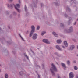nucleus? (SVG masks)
<instances>
[{
    "label": "nucleus",
    "instance_id": "1",
    "mask_svg": "<svg viewBox=\"0 0 78 78\" xmlns=\"http://www.w3.org/2000/svg\"><path fill=\"white\" fill-rule=\"evenodd\" d=\"M51 66H52L51 68L50 69V71L52 73V76H56V74H55V73L54 72H58V69L56 67V66L55 65L54 63H52L51 64Z\"/></svg>",
    "mask_w": 78,
    "mask_h": 78
},
{
    "label": "nucleus",
    "instance_id": "2",
    "mask_svg": "<svg viewBox=\"0 0 78 78\" xmlns=\"http://www.w3.org/2000/svg\"><path fill=\"white\" fill-rule=\"evenodd\" d=\"M31 30L30 34V37H31L33 35V33L34 32V31H35V27L34 25H32L31 26Z\"/></svg>",
    "mask_w": 78,
    "mask_h": 78
},
{
    "label": "nucleus",
    "instance_id": "3",
    "mask_svg": "<svg viewBox=\"0 0 78 78\" xmlns=\"http://www.w3.org/2000/svg\"><path fill=\"white\" fill-rule=\"evenodd\" d=\"M73 27L71 26L68 30H64V32L65 33H72V32H73Z\"/></svg>",
    "mask_w": 78,
    "mask_h": 78
},
{
    "label": "nucleus",
    "instance_id": "4",
    "mask_svg": "<svg viewBox=\"0 0 78 78\" xmlns=\"http://www.w3.org/2000/svg\"><path fill=\"white\" fill-rule=\"evenodd\" d=\"M20 7V5L19 4H16V6H15V8L17 10V11H18V12H20V10L18 9V8H19Z\"/></svg>",
    "mask_w": 78,
    "mask_h": 78
},
{
    "label": "nucleus",
    "instance_id": "5",
    "mask_svg": "<svg viewBox=\"0 0 78 78\" xmlns=\"http://www.w3.org/2000/svg\"><path fill=\"white\" fill-rule=\"evenodd\" d=\"M37 34H34L32 36V39L33 40H36L37 38Z\"/></svg>",
    "mask_w": 78,
    "mask_h": 78
},
{
    "label": "nucleus",
    "instance_id": "6",
    "mask_svg": "<svg viewBox=\"0 0 78 78\" xmlns=\"http://www.w3.org/2000/svg\"><path fill=\"white\" fill-rule=\"evenodd\" d=\"M43 42L47 44H50V42L48 39H43Z\"/></svg>",
    "mask_w": 78,
    "mask_h": 78
},
{
    "label": "nucleus",
    "instance_id": "7",
    "mask_svg": "<svg viewBox=\"0 0 78 78\" xmlns=\"http://www.w3.org/2000/svg\"><path fill=\"white\" fill-rule=\"evenodd\" d=\"M69 78H73V77H74L75 75H74L73 72H71L69 73Z\"/></svg>",
    "mask_w": 78,
    "mask_h": 78
},
{
    "label": "nucleus",
    "instance_id": "8",
    "mask_svg": "<svg viewBox=\"0 0 78 78\" xmlns=\"http://www.w3.org/2000/svg\"><path fill=\"white\" fill-rule=\"evenodd\" d=\"M7 6L8 7H9V8H12L13 7V6H14V4H8Z\"/></svg>",
    "mask_w": 78,
    "mask_h": 78
},
{
    "label": "nucleus",
    "instance_id": "9",
    "mask_svg": "<svg viewBox=\"0 0 78 78\" xmlns=\"http://www.w3.org/2000/svg\"><path fill=\"white\" fill-rule=\"evenodd\" d=\"M61 65L62 67L64 69H66V65L64 63H61Z\"/></svg>",
    "mask_w": 78,
    "mask_h": 78
},
{
    "label": "nucleus",
    "instance_id": "10",
    "mask_svg": "<svg viewBox=\"0 0 78 78\" xmlns=\"http://www.w3.org/2000/svg\"><path fill=\"white\" fill-rule=\"evenodd\" d=\"M64 44L66 47H68V43H67V42L66 41H65Z\"/></svg>",
    "mask_w": 78,
    "mask_h": 78
},
{
    "label": "nucleus",
    "instance_id": "11",
    "mask_svg": "<svg viewBox=\"0 0 78 78\" xmlns=\"http://www.w3.org/2000/svg\"><path fill=\"white\" fill-rule=\"evenodd\" d=\"M56 48H57V49H58V50L61 51V48H60V47H59V46L57 45L56 46Z\"/></svg>",
    "mask_w": 78,
    "mask_h": 78
},
{
    "label": "nucleus",
    "instance_id": "12",
    "mask_svg": "<svg viewBox=\"0 0 78 78\" xmlns=\"http://www.w3.org/2000/svg\"><path fill=\"white\" fill-rule=\"evenodd\" d=\"M75 48V46L74 45H72L71 46L70 49L71 50H73Z\"/></svg>",
    "mask_w": 78,
    "mask_h": 78
},
{
    "label": "nucleus",
    "instance_id": "13",
    "mask_svg": "<svg viewBox=\"0 0 78 78\" xmlns=\"http://www.w3.org/2000/svg\"><path fill=\"white\" fill-rule=\"evenodd\" d=\"M53 34L55 37H58V35L56 33V32H52Z\"/></svg>",
    "mask_w": 78,
    "mask_h": 78
},
{
    "label": "nucleus",
    "instance_id": "14",
    "mask_svg": "<svg viewBox=\"0 0 78 78\" xmlns=\"http://www.w3.org/2000/svg\"><path fill=\"white\" fill-rule=\"evenodd\" d=\"M69 20L68 21V25H70V21L72 20V18L71 17H69Z\"/></svg>",
    "mask_w": 78,
    "mask_h": 78
},
{
    "label": "nucleus",
    "instance_id": "15",
    "mask_svg": "<svg viewBox=\"0 0 78 78\" xmlns=\"http://www.w3.org/2000/svg\"><path fill=\"white\" fill-rule=\"evenodd\" d=\"M55 55H56L58 57H61V55L59 54V53H55Z\"/></svg>",
    "mask_w": 78,
    "mask_h": 78
},
{
    "label": "nucleus",
    "instance_id": "16",
    "mask_svg": "<svg viewBox=\"0 0 78 78\" xmlns=\"http://www.w3.org/2000/svg\"><path fill=\"white\" fill-rule=\"evenodd\" d=\"M57 42L58 44H61V43L62 42V41H61V40H57Z\"/></svg>",
    "mask_w": 78,
    "mask_h": 78
},
{
    "label": "nucleus",
    "instance_id": "17",
    "mask_svg": "<svg viewBox=\"0 0 78 78\" xmlns=\"http://www.w3.org/2000/svg\"><path fill=\"white\" fill-rule=\"evenodd\" d=\"M46 33V32L45 31H42L41 34V36H44Z\"/></svg>",
    "mask_w": 78,
    "mask_h": 78
},
{
    "label": "nucleus",
    "instance_id": "18",
    "mask_svg": "<svg viewBox=\"0 0 78 78\" xmlns=\"http://www.w3.org/2000/svg\"><path fill=\"white\" fill-rule=\"evenodd\" d=\"M20 74L21 76H23V72L21 71L20 72Z\"/></svg>",
    "mask_w": 78,
    "mask_h": 78
},
{
    "label": "nucleus",
    "instance_id": "19",
    "mask_svg": "<svg viewBox=\"0 0 78 78\" xmlns=\"http://www.w3.org/2000/svg\"><path fill=\"white\" fill-rule=\"evenodd\" d=\"M74 69L75 70H78V67L75 66H74Z\"/></svg>",
    "mask_w": 78,
    "mask_h": 78
},
{
    "label": "nucleus",
    "instance_id": "20",
    "mask_svg": "<svg viewBox=\"0 0 78 78\" xmlns=\"http://www.w3.org/2000/svg\"><path fill=\"white\" fill-rule=\"evenodd\" d=\"M24 55L25 56V57H26V58H27V59H28V60H29V58L28 57V56H27V55H26V54H24Z\"/></svg>",
    "mask_w": 78,
    "mask_h": 78
},
{
    "label": "nucleus",
    "instance_id": "21",
    "mask_svg": "<svg viewBox=\"0 0 78 78\" xmlns=\"http://www.w3.org/2000/svg\"><path fill=\"white\" fill-rule=\"evenodd\" d=\"M24 9L25 11H26V12H27V11H28V9H27V6H26V5H25Z\"/></svg>",
    "mask_w": 78,
    "mask_h": 78
},
{
    "label": "nucleus",
    "instance_id": "22",
    "mask_svg": "<svg viewBox=\"0 0 78 78\" xmlns=\"http://www.w3.org/2000/svg\"><path fill=\"white\" fill-rule=\"evenodd\" d=\"M5 78H8V75L6 73L5 75Z\"/></svg>",
    "mask_w": 78,
    "mask_h": 78
},
{
    "label": "nucleus",
    "instance_id": "23",
    "mask_svg": "<svg viewBox=\"0 0 78 78\" xmlns=\"http://www.w3.org/2000/svg\"><path fill=\"white\" fill-rule=\"evenodd\" d=\"M67 64H68V65H70V61L69 60H68L67 61Z\"/></svg>",
    "mask_w": 78,
    "mask_h": 78
},
{
    "label": "nucleus",
    "instance_id": "24",
    "mask_svg": "<svg viewBox=\"0 0 78 78\" xmlns=\"http://www.w3.org/2000/svg\"><path fill=\"white\" fill-rule=\"evenodd\" d=\"M60 26L61 27H64V24L62 23H61L60 24Z\"/></svg>",
    "mask_w": 78,
    "mask_h": 78
},
{
    "label": "nucleus",
    "instance_id": "25",
    "mask_svg": "<svg viewBox=\"0 0 78 78\" xmlns=\"http://www.w3.org/2000/svg\"><path fill=\"white\" fill-rule=\"evenodd\" d=\"M40 28V26H38L37 27V30H39V29Z\"/></svg>",
    "mask_w": 78,
    "mask_h": 78
},
{
    "label": "nucleus",
    "instance_id": "26",
    "mask_svg": "<svg viewBox=\"0 0 78 78\" xmlns=\"http://www.w3.org/2000/svg\"><path fill=\"white\" fill-rule=\"evenodd\" d=\"M19 36L21 37V39H22V40H23V41H24V39H23V38H22V36H21V35H20V34H19Z\"/></svg>",
    "mask_w": 78,
    "mask_h": 78
},
{
    "label": "nucleus",
    "instance_id": "27",
    "mask_svg": "<svg viewBox=\"0 0 78 78\" xmlns=\"http://www.w3.org/2000/svg\"><path fill=\"white\" fill-rule=\"evenodd\" d=\"M43 69H44V66H45V64L44 63H43L42 65Z\"/></svg>",
    "mask_w": 78,
    "mask_h": 78
},
{
    "label": "nucleus",
    "instance_id": "28",
    "mask_svg": "<svg viewBox=\"0 0 78 78\" xmlns=\"http://www.w3.org/2000/svg\"><path fill=\"white\" fill-rule=\"evenodd\" d=\"M66 9L67 10H69V11H70V9L69 8V7H67L66 8Z\"/></svg>",
    "mask_w": 78,
    "mask_h": 78
},
{
    "label": "nucleus",
    "instance_id": "29",
    "mask_svg": "<svg viewBox=\"0 0 78 78\" xmlns=\"http://www.w3.org/2000/svg\"><path fill=\"white\" fill-rule=\"evenodd\" d=\"M64 16L65 17H66V18L68 17V15H67V14H65L64 15Z\"/></svg>",
    "mask_w": 78,
    "mask_h": 78
},
{
    "label": "nucleus",
    "instance_id": "30",
    "mask_svg": "<svg viewBox=\"0 0 78 78\" xmlns=\"http://www.w3.org/2000/svg\"><path fill=\"white\" fill-rule=\"evenodd\" d=\"M13 14L14 15H16V14H17V13H16L15 12H13Z\"/></svg>",
    "mask_w": 78,
    "mask_h": 78
},
{
    "label": "nucleus",
    "instance_id": "31",
    "mask_svg": "<svg viewBox=\"0 0 78 78\" xmlns=\"http://www.w3.org/2000/svg\"><path fill=\"white\" fill-rule=\"evenodd\" d=\"M55 5H56L57 6H59V4L58 3H55Z\"/></svg>",
    "mask_w": 78,
    "mask_h": 78
},
{
    "label": "nucleus",
    "instance_id": "32",
    "mask_svg": "<svg viewBox=\"0 0 78 78\" xmlns=\"http://www.w3.org/2000/svg\"><path fill=\"white\" fill-rule=\"evenodd\" d=\"M36 67H39V68H40V66L39 65H37Z\"/></svg>",
    "mask_w": 78,
    "mask_h": 78
},
{
    "label": "nucleus",
    "instance_id": "33",
    "mask_svg": "<svg viewBox=\"0 0 78 78\" xmlns=\"http://www.w3.org/2000/svg\"><path fill=\"white\" fill-rule=\"evenodd\" d=\"M58 78H61V77L59 76V75L58 74Z\"/></svg>",
    "mask_w": 78,
    "mask_h": 78
},
{
    "label": "nucleus",
    "instance_id": "34",
    "mask_svg": "<svg viewBox=\"0 0 78 78\" xmlns=\"http://www.w3.org/2000/svg\"><path fill=\"white\" fill-rule=\"evenodd\" d=\"M73 63L75 64V63H76V61L75 60L74 61H73Z\"/></svg>",
    "mask_w": 78,
    "mask_h": 78
},
{
    "label": "nucleus",
    "instance_id": "35",
    "mask_svg": "<svg viewBox=\"0 0 78 78\" xmlns=\"http://www.w3.org/2000/svg\"><path fill=\"white\" fill-rule=\"evenodd\" d=\"M41 7H42V6H44V4L42 3H41Z\"/></svg>",
    "mask_w": 78,
    "mask_h": 78
},
{
    "label": "nucleus",
    "instance_id": "36",
    "mask_svg": "<svg viewBox=\"0 0 78 78\" xmlns=\"http://www.w3.org/2000/svg\"><path fill=\"white\" fill-rule=\"evenodd\" d=\"M29 33V31L28 30H27L26 32L27 34H28Z\"/></svg>",
    "mask_w": 78,
    "mask_h": 78
},
{
    "label": "nucleus",
    "instance_id": "37",
    "mask_svg": "<svg viewBox=\"0 0 78 78\" xmlns=\"http://www.w3.org/2000/svg\"><path fill=\"white\" fill-rule=\"evenodd\" d=\"M6 14H8L9 13V12H8V11H6Z\"/></svg>",
    "mask_w": 78,
    "mask_h": 78
},
{
    "label": "nucleus",
    "instance_id": "38",
    "mask_svg": "<svg viewBox=\"0 0 78 78\" xmlns=\"http://www.w3.org/2000/svg\"><path fill=\"white\" fill-rule=\"evenodd\" d=\"M76 22H75L73 24V25H76Z\"/></svg>",
    "mask_w": 78,
    "mask_h": 78
},
{
    "label": "nucleus",
    "instance_id": "39",
    "mask_svg": "<svg viewBox=\"0 0 78 78\" xmlns=\"http://www.w3.org/2000/svg\"><path fill=\"white\" fill-rule=\"evenodd\" d=\"M38 78H41V77H40V76L38 74Z\"/></svg>",
    "mask_w": 78,
    "mask_h": 78
},
{
    "label": "nucleus",
    "instance_id": "40",
    "mask_svg": "<svg viewBox=\"0 0 78 78\" xmlns=\"http://www.w3.org/2000/svg\"><path fill=\"white\" fill-rule=\"evenodd\" d=\"M62 47L63 48H65V47H64V46H62Z\"/></svg>",
    "mask_w": 78,
    "mask_h": 78
},
{
    "label": "nucleus",
    "instance_id": "41",
    "mask_svg": "<svg viewBox=\"0 0 78 78\" xmlns=\"http://www.w3.org/2000/svg\"><path fill=\"white\" fill-rule=\"evenodd\" d=\"M19 2L20 3V0H19Z\"/></svg>",
    "mask_w": 78,
    "mask_h": 78
},
{
    "label": "nucleus",
    "instance_id": "42",
    "mask_svg": "<svg viewBox=\"0 0 78 78\" xmlns=\"http://www.w3.org/2000/svg\"><path fill=\"white\" fill-rule=\"evenodd\" d=\"M10 1V2H12V0H9Z\"/></svg>",
    "mask_w": 78,
    "mask_h": 78
},
{
    "label": "nucleus",
    "instance_id": "43",
    "mask_svg": "<svg viewBox=\"0 0 78 78\" xmlns=\"http://www.w3.org/2000/svg\"><path fill=\"white\" fill-rule=\"evenodd\" d=\"M7 42L8 43H9V41H7Z\"/></svg>",
    "mask_w": 78,
    "mask_h": 78
},
{
    "label": "nucleus",
    "instance_id": "44",
    "mask_svg": "<svg viewBox=\"0 0 78 78\" xmlns=\"http://www.w3.org/2000/svg\"><path fill=\"white\" fill-rule=\"evenodd\" d=\"M56 64H58V65H59V64H58V63H57Z\"/></svg>",
    "mask_w": 78,
    "mask_h": 78
},
{
    "label": "nucleus",
    "instance_id": "45",
    "mask_svg": "<svg viewBox=\"0 0 78 78\" xmlns=\"http://www.w3.org/2000/svg\"><path fill=\"white\" fill-rule=\"evenodd\" d=\"M76 78H78V76H77L76 77Z\"/></svg>",
    "mask_w": 78,
    "mask_h": 78
},
{
    "label": "nucleus",
    "instance_id": "46",
    "mask_svg": "<svg viewBox=\"0 0 78 78\" xmlns=\"http://www.w3.org/2000/svg\"><path fill=\"white\" fill-rule=\"evenodd\" d=\"M1 78H3V77H2Z\"/></svg>",
    "mask_w": 78,
    "mask_h": 78
},
{
    "label": "nucleus",
    "instance_id": "47",
    "mask_svg": "<svg viewBox=\"0 0 78 78\" xmlns=\"http://www.w3.org/2000/svg\"><path fill=\"white\" fill-rule=\"evenodd\" d=\"M0 30H1V28H0Z\"/></svg>",
    "mask_w": 78,
    "mask_h": 78
},
{
    "label": "nucleus",
    "instance_id": "48",
    "mask_svg": "<svg viewBox=\"0 0 78 78\" xmlns=\"http://www.w3.org/2000/svg\"><path fill=\"white\" fill-rule=\"evenodd\" d=\"M13 53H14V51H13Z\"/></svg>",
    "mask_w": 78,
    "mask_h": 78
},
{
    "label": "nucleus",
    "instance_id": "49",
    "mask_svg": "<svg viewBox=\"0 0 78 78\" xmlns=\"http://www.w3.org/2000/svg\"><path fill=\"white\" fill-rule=\"evenodd\" d=\"M1 72V69H0V72Z\"/></svg>",
    "mask_w": 78,
    "mask_h": 78
},
{
    "label": "nucleus",
    "instance_id": "50",
    "mask_svg": "<svg viewBox=\"0 0 78 78\" xmlns=\"http://www.w3.org/2000/svg\"><path fill=\"white\" fill-rule=\"evenodd\" d=\"M77 56H78V54L77 55Z\"/></svg>",
    "mask_w": 78,
    "mask_h": 78
},
{
    "label": "nucleus",
    "instance_id": "51",
    "mask_svg": "<svg viewBox=\"0 0 78 78\" xmlns=\"http://www.w3.org/2000/svg\"><path fill=\"white\" fill-rule=\"evenodd\" d=\"M19 16H20V15H19Z\"/></svg>",
    "mask_w": 78,
    "mask_h": 78
},
{
    "label": "nucleus",
    "instance_id": "52",
    "mask_svg": "<svg viewBox=\"0 0 78 78\" xmlns=\"http://www.w3.org/2000/svg\"><path fill=\"white\" fill-rule=\"evenodd\" d=\"M0 66H2L1 65H0Z\"/></svg>",
    "mask_w": 78,
    "mask_h": 78
},
{
    "label": "nucleus",
    "instance_id": "53",
    "mask_svg": "<svg viewBox=\"0 0 78 78\" xmlns=\"http://www.w3.org/2000/svg\"><path fill=\"white\" fill-rule=\"evenodd\" d=\"M71 0L72 1V0Z\"/></svg>",
    "mask_w": 78,
    "mask_h": 78
}]
</instances>
